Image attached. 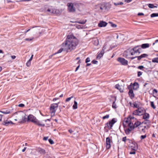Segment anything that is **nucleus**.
Returning a JSON list of instances; mask_svg holds the SVG:
<instances>
[{"label": "nucleus", "mask_w": 158, "mask_h": 158, "mask_svg": "<svg viewBox=\"0 0 158 158\" xmlns=\"http://www.w3.org/2000/svg\"><path fill=\"white\" fill-rule=\"evenodd\" d=\"M103 54L100 53L98 54V56H97V59H98V58H100L103 56Z\"/></svg>", "instance_id": "37"}, {"label": "nucleus", "mask_w": 158, "mask_h": 158, "mask_svg": "<svg viewBox=\"0 0 158 158\" xmlns=\"http://www.w3.org/2000/svg\"><path fill=\"white\" fill-rule=\"evenodd\" d=\"M153 93L154 94L155 93H156L157 92V90L156 89H154L152 91Z\"/></svg>", "instance_id": "61"}, {"label": "nucleus", "mask_w": 158, "mask_h": 158, "mask_svg": "<svg viewBox=\"0 0 158 158\" xmlns=\"http://www.w3.org/2000/svg\"><path fill=\"white\" fill-rule=\"evenodd\" d=\"M94 44L95 45H98L99 44V42L98 40H96L94 41Z\"/></svg>", "instance_id": "39"}, {"label": "nucleus", "mask_w": 158, "mask_h": 158, "mask_svg": "<svg viewBox=\"0 0 158 158\" xmlns=\"http://www.w3.org/2000/svg\"><path fill=\"white\" fill-rule=\"evenodd\" d=\"M101 5L102 7V11L103 10H108L111 7V5L109 3H102Z\"/></svg>", "instance_id": "7"}, {"label": "nucleus", "mask_w": 158, "mask_h": 158, "mask_svg": "<svg viewBox=\"0 0 158 158\" xmlns=\"http://www.w3.org/2000/svg\"><path fill=\"white\" fill-rule=\"evenodd\" d=\"M24 105L23 104H20L18 105V106L19 107H23L24 106Z\"/></svg>", "instance_id": "51"}, {"label": "nucleus", "mask_w": 158, "mask_h": 158, "mask_svg": "<svg viewBox=\"0 0 158 158\" xmlns=\"http://www.w3.org/2000/svg\"><path fill=\"white\" fill-rule=\"evenodd\" d=\"M141 124V123L140 122L137 121H136L134 125L135 128L139 126Z\"/></svg>", "instance_id": "24"}, {"label": "nucleus", "mask_w": 158, "mask_h": 158, "mask_svg": "<svg viewBox=\"0 0 158 158\" xmlns=\"http://www.w3.org/2000/svg\"><path fill=\"white\" fill-rule=\"evenodd\" d=\"M157 43H158V40H156L155 42L153 43L152 45H154L156 44Z\"/></svg>", "instance_id": "62"}, {"label": "nucleus", "mask_w": 158, "mask_h": 158, "mask_svg": "<svg viewBox=\"0 0 158 158\" xmlns=\"http://www.w3.org/2000/svg\"><path fill=\"white\" fill-rule=\"evenodd\" d=\"M132 143L133 145L131 146L132 150H136L137 149L138 147L137 143L135 141L132 142Z\"/></svg>", "instance_id": "12"}, {"label": "nucleus", "mask_w": 158, "mask_h": 158, "mask_svg": "<svg viewBox=\"0 0 158 158\" xmlns=\"http://www.w3.org/2000/svg\"><path fill=\"white\" fill-rule=\"evenodd\" d=\"M158 16V13H153L151 15V18H153L155 17H157Z\"/></svg>", "instance_id": "31"}, {"label": "nucleus", "mask_w": 158, "mask_h": 158, "mask_svg": "<svg viewBox=\"0 0 158 158\" xmlns=\"http://www.w3.org/2000/svg\"><path fill=\"white\" fill-rule=\"evenodd\" d=\"M90 61V58L89 57H87L85 60V63H87Z\"/></svg>", "instance_id": "49"}, {"label": "nucleus", "mask_w": 158, "mask_h": 158, "mask_svg": "<svg viewBox=\"0 0 158 158\" xmlns=\"http://www.w3.org/2000/svg\"><path fill=\"white\" fill-rule=\"evenodd\" d=\"M107 23L106 22L103 21H100L98 24V26L99 27H105L107 25Z\"/></svg>", "instance_id": "13"}, {"label": "nucleus", "mask_w": 158, "mask_h": 158, "mask_svg": "<svg viewBox=\"0 0 158 158\" xmlns=\"http://www.w3.org/2000/svg\"><path fill=\"white\" fill-rule=\"evenodd\" d=\"M147 65H148V67H146V68H148L149 66H150L151 67V61H149L148 63L147 64Z\"/></svg>", "instance_id": "53"}, {"label": "nucleus", "mask_w": 158, "mask_h": 158, "mask_svg": "<svg viewBox=\"0 0 158 158\" xmlns=\"http://www.w3.org/2000/svg\"><path fill=\"white\" fill-rule=\"evenodd\" d=\"M139 84L137 82H134L133 85V89L134 90L137 89L139 88Z\"/></svg>", "instance_id": "19"}, {"label": "nucleus", "mask_w": 158, "mask_h": 158, "mask_svg": "<svg viewBox=\"0 0 158 158\" xmlns=\"http://www.w3.org/2000/svg\"><path fill=\"white\" fill-rule=\"evenodd\" d=\"M129 122H130V119H129V118L128 117L127 118L126 121H125V122L126 123H128Z\"/></svg>", "instance_id": "60"}, {"label": "nucleus", "mask_w": 158, "mask_h": 158, "mask_svg": "<svg viewBox=\"0 0 158 158\" xmlns=\"http://www.w3.org/2000/svg\"><path fill=\"white\" fill-rule=\"evenodd\" d=\"M74 5H75L76 3H73L72 2L67 3V6H68V9L69 12H74L76 10L75 8L74 7Z\"/></svg>", "instance_id": "5"}, {"label": "nucleus", "mask_w": 158, "mask_h": 158, "mask_svg": "<svg viewBox=\"0 0 158 158\" xmlns=\"http://www.w3.org/2000/svg\"><path fill=\"white\" fill-rule=\"evenodd\" d=\"M123 125L124 127V128L125 133L127 135H129L132 130H131L130 128H128L127 129H125V125H124V124L123 123Z\"/></svg>", "instance_id": "16"}, {"label": "nucleus", "mask_w": 158, "mask_h": 158, "mask_svg": "<svg viewBox=\"0 0 158 158\" xmlns=\"http://www.w3.org/2000/svg\"><path fill=\"white\" fill-rule=\"evenodd\" d=\"M81 63V60H79L78 62H77V64H79V65L76 68V70H75V72H76L79 69V68L80 67V63Z\"/></svg>", "instance_id": "33"}, {"label": "nucleus", "mask_w": 158, "mask_h": 158, "mask_svg": "<svg viewBox=\"0 0 158 158\" xmlns=\"http://www.w3.org/2000/svg\"><path fill=\"white\" fill-rule=\"evenodd\" d=\"M73 96H72L71 97H69V98H67L66 99V100H65V101L66 102H67L69 101L71 99V98H73Z\"/></svg>", "instance_id": "44"}, {"label": "nucleus", "mask_w": 158, "mask_h": 158, "mask_svg": "<svg viewBox=\"0 0 158 158\" xmlns=\"http://www.w3.org/2000/svg\"><path fill=\"white\" fill-rule=\"evenodd\" d=\"M130 52L131 53V55H134L135 53H136L132 49L131 50Z\"/></svg>", "instance_id": "46"}, {"label": "nucleus", "mask_w": 158, "mask_h": 158, "mask_svg": "<svg viewBox=\"0 0 158 158\" xmlns=\"http://www.w3.org/2000/svg\"><path fill=\"white\" fill-rule=\"evenodd\" d=\"M140 128H142L141 129V131L142 132H143L144 133H145L146 132V131L145 130V129H146V126H140Z\"/></svg>", "instance_id": "26"}, {"label": "nucleus", "mask_w": 158, "mask_h": 158, "mask_svg": "<svg viewBox=\"0 0 158 158\" xmlns=\"http://www.w3.org/2000/svg\"><path fill=\"white\" fill-rule=\"evenodd\" d=\"M128 117L129 118L130 120H131V119H133L134 118V117L133 116H131V115H129L128 116Z\"/></svg>", "instance_id": "59"}, {"label": "nucleus", "mask_w": 158, "mask_h": 158, "mask_svg": "<svg viewBox=\"0 0 158 158\" xmlns=\"http://www.w3.org/2000/svg\"><path fill=\"white\" fill-rule=\"evenodd\" d=\"M140 47V45L137 46L132 48L133 50L136 53H138V52L139 51V48Z\"/></svg>", "instance_id": "23"}, {"label": "nucleus", "mask_w": 158, "mask_h": 158, "mask_svg": "<svg viewBox=\"0 0 158 158\" xmlns=\"http://www.w3.org/2000/svg\"><path fill=\"white\" fill-rule=\"evenodd\" d=\"M147 136L145 134L144 135H142L140 136V139L141 140L144 139Z\"/></svg>", "instance_id": "45"}, {"label": "nucleus", "mask_w": 158, "mask_h": 158, "mask_svg": "<svg viewBox=\"0 0 158 158\" xmlns=\"http://www.w3.org/2000/svg\"><path fill=\"white\" fill-rule=\"evenodd\" d=\"M58 107V103H53L50 106V112L55 113L56 108H57Z\"/></svg>", "instance_id": "8"}, {"label": "nucleus", "mask_w": 158, "mask_h": 158, "mask_svg": "<svg viewBox=\"0 0 158 158\" xmlns=\"http://www.w3.org/2000/svg\"><path fill=\"white\" fill-rule=\"evenodd\" d=\"M144 112V111L142 110L141 108H138L133 112L132 114L133 115L140 116L143 115Z\"/></svg>", "instance_id": "6"}, {"label": "nucleus", "mask_w": 158, "mask_h": 158, "mask_svg": "<svg viewBox=\"0 0 158 158\" xmlns=\"http://www.w3.org/2000/svg\"><path fill=\"white\" fill-rule=\"evenodd\" d=\"M107 45L106 44H105L102 48V49L104 50L105 51V50L107 48Z\"/></svg>", "instance_id": "52"}, {"label": "nucleus", "mask_w": 158, "mask_h": 158, "mask_svg": "<svg viewBox=\"0 0 158 158\" xmlns=\"http://www.w3.org/2000/svg\"><path fill=\"white\" fill-rule=\"evenodd\" d=\"M18 119L22 118V121L23 122H27V117H26V114L23 111H20L17 112Z\"/></svg>", "instance_id": "3"}, {"label": "nucleus", "mask_w": 158, "mask_h": 158, "mask_svg": "<svg viewBox=\"0 0 158 158\" xmlns=\"http://www.w3.org/2000/svg\"><path fill=\"white\" fill-rule=\"evenodd\" d=\"M106 147L107 149H109L111 147L110 145V138L108 137L106 138Z\"/></svg>", "instance_id": "11"}, {"label": "nucleus", "mask_w": 158, "mask_h": 158, "mask_svg": "<svg viewBox=\"0 0 158 158\" xmlns=\"http://www.w3.org/2000/svg\"><path fill=\"white\" fill-rule=\"evenodd\" d=\"M139 51L138 52V53H139V54L142 52V48L141 47H139Z\"/></svg>", "instance_id": "54"}, {"label": "nucleus", "mask_w": 158, "mask_h": 158, "mask_svg": "<svg viewBox=\"0 0 158 158\" xmlns=\"http://www.w3.org/2000/svg\"><path fill=\"white\" fill-rule=\"evenodd\" d=\"M140 46L142 48L144 49L148 48L149 46V44L146 43L143 44Z\"/></svg>", "instance_id": "21"}, {"label": "nucleus", "mask_w": 158, "mask_h": 158, "mask_svg": "<svg viewBox=\"0 0 158 158\" xmlns=\"http://www.w3.org/2000/svg\"><path fill=\"white\" fill-rule=\"evenodd\" d=\"M27 122L31 121L39 126H41L43 127L45 126V125L44 124L40 123L39 121L36 118V117L32 114H29L27 116Z\"/></svg>", "instance_id": "2"}, {"label": "nucleus", "mask_w": 158, "mask_h": 158, "mask_svg": "<svg viewBox=\"0 0 158 158\" xmlns=\"http://www.w3.org/2000/svg\"><path fill=\"white\" fill-rule=\"evenodd\" d=\"M142 74V73L140 71L138 72V76L140 77Z\"/></svg>", "instance_id": "56"}, {"label": "nucleus", "mask_w": 158, "mask_h": 158, "mask_svg": "<svg viewBox=\"0 0 158 158\" xmlns=\"http://www.w3.org/2000/svg\"><path fill=\"white\" fill-rule=\"evenodd\" d=\"M148 56V55L146 54H143L139 56H136V57H137L138 60H140L142 58L147 57Z\"/></svg>", "instance_id": "17"}, {"label": "nucleus", "mask_w": 158, "mask_h": 158, "mask_svg": "<svg viewBox=\"0 0 158 158\" xmlns=\"http://www.w3.org/2000/svg\"><path fill=\"white\" fill-rule=\"evenodd\" d=\"M2 124L3 125H5V126H8L10 125V124H14V123L12 122L11 121H9L8 120H6L4 121L2 123Z\"/></svg>", "instance_id": "10"}, {"label": "nucleus", "mask_w": 158, "mask_h": 158, "mask_svg": "<svg viewBox=\"0 0 158 158\" xmlns=\"http://www.w3.org/2000/svg\"><path fill=\"white\" fill-rule=\"evenodd\" d=\"M126 140V137H124L122 139V141H123L125 142Z\"/></svg>", "instance_id": "63"}, {"label": "nucleus", "mask_w": 158, "mask_h": 158, "mask_svg": "<svg viewBox=\"0 0 158 158\" xmlns=\"http://www.w3.org/2000/svg\"><path fill=\"white\" fill-rule=\"evenodd\" d=\"M73 109H76L77 108V103L76 101H74V104H73Z\"/></svg>", "instance_id": "28"}, {"label": "nucleus", "mask_w": 158, "mask_h": 158, "mask_svg": "<svg viewBox=\"0 0 158 158\" xmlns=\"http://www.w3.org/2000/svg\"><path fill=\"white\" fill-rule=\"evenodd\" d=\"M145 121L141 123V124H145L147 125V124H150L151 121L150 120H148V119H145Z\"/></svg>", "instance_id": "27"}, {"label": "nucleus", "mask_w": 158, "mask_h": 158, "mask_svg": "<svg viewBox=\"0 0 158 158\" xmlns=\"http://www.w3.org/2000/svg\"><path fill=\"white\" fill-rule=\"evenodd\" d=\"M115 88L119 90L121 92H123V90L122 89H121L120 88V85L119 84H116L115 86Z\"/></svg>", "instance_id": "25"}, {"label": "nucleus", "mask_w": 158, "mask_h": 158, "mask_svg": "<svg viewBox=\"0 0 158 158\" xmlns=\"http://www.w3.org/2000/svg\"><path fill=\"white\" fill-rule=\"evenodd\" d=\"M152 61L154 63H158V57L154 58L152 59Z\"/></svg>", "instance_id": "32"}, {"label": "nucleus", "mask_w": 158, "mask_h": 158, "mask_svg": "<svg viewBox=\"0 0 158 158\" xmlns=\"http://www.w3.org/2000/svg\"><path fill=\"white\" fill-rule=\"evenodd\" d=\"M114 4L115 6H117L118 5H123V3L122 2H119L117 3L114 2Z\"/></svg>", "instance_id": "34"}, {"label": "nucleus", "mask_w": 158, "mask_h": 158, "mask_svg": "<svg viewBox=\"0 0 158 158\" xmlns=\"http://www.w3.org/2000/svg\"><path fill=\"white\" fill-rule=\"evenodd\" d=\"M115 118H113L111 120L109 121L108 123H106L105 128L107 127L109 129H112L113 125L116 122Z\"/></svg>", "instance_id": "4"}, {"label": "nucleus", "mask_w": 158, "mask_h": 158, "mask_svg": "<svg viewBox=\"0 0 158 158\" xmlns=\"http://www.w3.org/2000/svg\"><path fill=\"white\" fill-rule=\"evenodd\" d=\"M118 61L123 65H127L128 64V61L123 58L119 57L118 58Z\"/></svg>", "instance_id": "9"}, {"label": "nucleus", "mask_w": 158, "mask_h": 158, "mask_svg": "<svg viewBox=\"0 0 158 158\" xmlns=\"http://www.w3.org/2000/svg\"><path fill=\"white\" fill-rule=\"evenodd\" d=\"M133 105H134V107L135 108H138V103H136V102H135L133 103Z\"/></svg>", "instance_id": "40"}, {"label": "nucleus", "mask_w": 158, "mask_h": 158, "mask_svg": "<svg viewBox=\"0 0 158 158\" xmlns=\"http://www.w3.org/2000/svg\"><path fill=\"white\" fill-rule=\"evenodd\" d=\"M48 137L46 136V137H44L43 139L44 140H46L48 139Z\"/></svg>", "instance_id": "64"}, {"label": "nucleus", "mask_w": 158, "mask_h": 158, "mask_svg": "<svg viewBox=\"0 0 158 158\" xmlns=\"http://www.w3.org/2000/svg\"><path fill=\"white\" fill-rule=\"evenodd\" d=\"M48 141L49 143L51 144H52L54 143L53 141L51 139H48Z\"/></svg>", "instance_id": "48"}, {"label": "nucleus", "mask_w": 158, "mask_h": 158, "mask_svg": "<svg viewBox=\"0 0 158 158\" xmlns=\"http://www.w3.org/2000/svg\"><path fill=\"white\" fill-rule=\"evenodd\" d=\"M148 6L150 8H153L155 7H157L156 6H154L153 4H148Z\"/></svg>", "instance_id": "30"}, {"label": "nucleus", "mask_w": 158, "mask_h": 158, "mask_svg": "<svg viewBox=\"0 0 158 158\" xmlns=\"http://www.w3.org/2000/svg\"><path fill=\"white\" fill-rule=\"evenodd\" d=\"M135 150H133V151H132V152H130V154H135Z\"/></svg>", "instance_id": "57"}, {"label": "nucleus", "mask_w": 158, "mask_h": 158, "mask_svg": "<svg viewBox=\"0 0 158 158\" xmlns=\"http://www.w3.org/2000/svg\"><path fill=\"white\" fill-rule=\"evenodd\" d=\"M143 118L144 119H147L149 118V114L146 113V111H144V112L143 114Z\"/></svg>", "instance_id": "15"}, {"label": "nucleus", "mask_w": 158, "mask_h": 158, "mask_svg": "<svg viewBox=\"0 0 158 158\" xmlns=\"http://www.w3.org/2000/svg\"><path fill=\"white\" fill-rule=\"evenodd\" d=\"M110 23L111 24V26L112 27L115 28L117 27V25L114 24L112 22H110Z\"/></svg>", "instance_id": "42"}, {"label": "nucleus", "mask_w": 158, "mask_h": 158, "mask_svg": "<svg viewBox=\"0 0 158 158\" xmlns=\"http://www.w3.org/2000/svg\"><path fill=\"white\" fill-rule=\"evenodd\" d=\"M116 104H115V102H114L113 103L112 107L114 108L115 109L116 108Z\"/></svg>", "instance_id": "47"}, {"label": "nucleus", "mask_w": 158, "mask_h": 158, "mask_svg": "<svg viewBox=\"0 0 158 158\" xmlns=\"http://www.w3.org/2000/svg\"><path fill=\"white\" fill-rule=\"evenodd\" d=\"M151 106L153 109H155L156 108V107L155 106V105L154 103V102H150Z\"/></svg>", "instance_id": "35"}, {"label": "nucleus", "mask_w": 158, "mask_h": 158, "mask_svg": "<svg viewBox=\"0 0 158 158\" xmlns=\"http://www.w3.org/2000/svg\"><path fill=\"white\" fill-rule=\"evenodd\" d=\"M109 114H106V115L103 116L102 117V118L103 119H105L106 118H108L109 117Z\"/></svg>", "instance_id": "38"}, {"label": "nucleus", "mask_w": 158, "mask_h": 158, "mask_svg": "<svg viewBox=\"0 0 158 158\" xmlns=\"http://www.w3.org/2000/svg\"><path fill=\"white\" fill-rule=\"evenodd\" d=\"M97 8L98 9V10L100 9L101 11H102V6L100 5H98L96 6Z\"/></svg>", "instance_id": "36"}, {"label": "nucleus", "mask_w": 158, "mask_h": 158, "mask_svg": "<svg viewBox=\"0 0 158 158\" xmlns=\"http://www.w3.org/2000/svg\"><path fill=\"white\" fill-rule=\"evenodd\" d=\"M128 94L131 99L134 98L135 94L132 89H130L128 92Z\"/></svg>", "instance_id": "14"}, {"label": "nucleus", "mask_w": 158, "mask_h": 158, "mask_svg": "<svg viewBox=\"0 0 158 158\" xmlns=\"http://www.w3.org/2000/svg\"><path fill=\"white\" fill-rule=\"evenodd\" d=\"M31 65V61L28 60L26 63V65L27 66H29Z\"/></svg>", "instance_id": "50"}, {"label": "nucleus", "mask_w": 158, "mask_h": 158, "mask_svg": "<svg viewBox=\"0 0 158 158\" xmlns=\"http://www.w3.org/2000/svg\"><path fill=\"white\" fill-rule=\"evenodd\" d=\"M38 151L42 154H44L46 153L45 150L41 148H38Z\"/></svg>", "instance_id": "20"}, {"label": "nucleus", "mask_w": 158, "mask_h": 158, "mask_svg": "<svg viewBox=\"0 0 158 158\" xmlns=\"http://www.w3.org/2000/svg\"><path fill=\"white\" fill-rule=\"evenodd\" d=\"M0 112L4 114H8L10 113V111L8 110L4 111H0Z\"/></svg>", "instance_id": "29"}, {"label": "nucleus", "mask_w": 158, "mask_h": 158, "mask_svg": "<svg viewBox=\"0 0 158 158\" xmlns=\"http://www.w3.org/2000/svg\"><path fill=\"white\" fill-rule=\"evenodd\" d=\"M129 128H130L131 130H133L135 128L133 123H131V122H130L128 124Z\"/></svg>", "instance_id": "22"}, {"label": "nucleus", "mask_w": 158, "mask_h": 158, "mask_svg": "<svg viewBox=\"0 0 158 158\" xmlns=\"http://www.w3.org/2000/svg\"><path fill=\"white\" fill-rule=\"evenodd\" d=\"M131 84H132V83H131V84L130 85H129L127 87L128 89H129V90L130 89H131V87H132L131 85Z\"/></svg>", "instance_id": "58"}, {"label": "nucleus", "mask_w": 158, "mask_h": 158, "mask_svg": "<svg viewBox=\"0 0 158 158\" xmlns=\"http://www.w3.org/2000/svg\"><path fill=\"white\" fill-rule=\"evenodd\" d=\"M98 61L95 60H93L92 61V62L93 64H97V63H98Z\"/></svg>", "instance_id": "55"}, {"label": "nucleus", "mask_w": 158, "mask_h": 158, "mask_svg": "<svg viewBox=\"0 0 158 158\" xmlns=\"http://www.w3.org/2000/svg\"><path fill=\"white\" fill-rule=\"evenodd\" d=\"M86 22V21H85L84 20H82V21H78V23H80V24H85V23Z\"/></svg>", "instance_id": "41"}, {"label": "nucleus", "mask_w": 158, "mask_h": 158, "mask_svg": "<svg viewBox=\"0 0 158 158\" xmlns=\"http://www.w3.org/2000/svg\"><path fill=\"white\" fill-rule=\"evenodd\" d=\"M78 44V40L73 35H68L66 40L62 43L63 48L60 49L52 55V56L56 54L61 53L63 51H66L67 52H70L75 48Z\"/></svg>", "instance_id": "1"}, {"label": "nucleus", "mask_w": 158, "mask_h": 158, "mask_svg": "<svg viewBox=\"0 0 158 158\" xmlns=\"http://www.w3.org/2000/svg\"><path fill=\"white\" fill-rule=\"evenodd\" d=\"M138 69H152L153 67H151L150 66L148 67V68H146L145 67H144L143 65H140L138 67Z\"/></svg>", "instance_id": "18"}, {"label": "nucleus", "mask_w": 158, "mask_h": 158, "mask_svg": "<svg viewBox=\"0 0 158 158\" xmlns=\"http://www.w3.org/2000/svg\"><path fill=\"white\" fill-rule=\"evenodd\" d=\"M34 39V37H32L31 38H27L25 39L26 41H31Z\"/></svg>", "instance_id": "43"}]
</instances>
